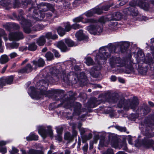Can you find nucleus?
I'll return each mask as SVG.
<instances>
[{
    "label": "nucleus",
    "instance_id": "obj_1",
    "mask_svg": "<svg viewBox=\"0 0 154 154\" xmlns=\"http://www.w3.org/2000/svg\"><path fill=\"white\" fill-rule=\"evenodd\" d=\"M66 63L70 65V67L74 68V71H77L76 72H74L73 71L70 72L68 73H66V71L63 70L60 67L56 68L55 67L51 68L50 69V72L52 75V77L56 79V78L59 79H61L66 82L68 81L72 80L74 79L75 82L80 81L84 82L87 80L86 76L83 72H79V71L80 69L79 66L76 64V61L75 60H69L66 62Z\"/></svg>",
    "mask_w": 154,
    "mask_h": 154
},
{
    "label": "nucleus",
    "instance_id": "obj_2",
    "mask_svg": "<svg viewBox=\"0 0 154 154\" xmlns=\"http://www.w3.org/2000/svg\"><path fill=\"white\" fill-rule=\"evenodd\" d=\"M125 42H120L115 44L110 43L107 45L100 47L99 50H95L93 52V55L95 57V60L99 65L95 67L93 66L89 71V72L93 77L97 78L100 75L99 70L100 69V65L106 63V59L110 56V53L115 52L116 47L123 44Z\"/></svg>",
    "mask_w": 154,
    "mask_h": 154
},
{
    "label": "nucleus",
    "instance_id": "obj_3",
    "mask_svg": "<svg viewBox=\"0 0 154 154\" xmlns=\"http://www.w3.org/2000/svg\"><path fill=\"white\" fill-rule=\"evenodd\" d=\"M48 82L44 80H40L36 84L37 89H39L40 92H36V90L34 87H31L28 89V93L33 99L38 100L42 98L44 96H49L51 94L50 91H46L45 86L48 85Z\"/></svg>",
    "mask_w": 154,
    "mask_h": 154
},
{
    "label": "nucleus",
    "instance_id": "obj_4",
    "mask_svg": "<svg viewBox=\"0 0 154 154\" xmlns=\"http://www.w3.org/2000/svg\"><path fill=\"white\" fill-rule=\"evenodd\" d=\"M137 4H136L135 1H133L130 3L131 6L128 8L124 9L123 11V13L125 15L130 14L131 16H137L138 15V12L137 9L134 7L137 5L144 10L148 11L150 8L149 5L146 2H143L141 0H138Z\"/></svg>",
    "mask_w": 154,
    "mask_h": 154
},
{
    "label": "nucleus",
    "instance_id": "obj_5",
    "mask_svg": "<svg viewBox=\"0 0 154 154\" xmlns=\"http://www.w3.org/2000/svg\"><path fill=\"white\" fill-rule=\"evenodd\" d=\"M138 99L137 97H134L131 100L126 102H124L123 99H122L117 104L119 108L123 107L125 110H128L129 109H132L134 110L137 107L138 105Z\"/></svg>",
    "mask_w": 154,
    "mask_h": 154
},
{
    "label": "nucleus",
    "instance_id": "obj_6",
    "mask_svg": "<svg viewBox=\"0 0 154 154\" xmlns=\"http://www.w3.org/2000/svg\"><path fill=\"white\" fill-rule=\"evenodd\" d=\"M96 20V22L91 23L92 24L86 27V29L91 34L94 35H99L102 32L103 28L97 23V20Z\"/></svg>",
    "mask_w": 154,
    "mask_h": 154
},
{
    "label": "nucleus",
    "instance_id": "obj_7",
    "mask_svg": "<svg viewBox=\"0 0 154 154\" xmlns=\"http://www.w3.org/2000/svg\"><path fill=\"white\" fill-rule=\"evenodd\" d=\"M112 5L109 6L106 5L104 6L102 8H100L98 6H97L86 11L82 15H85L87 17H93L95 14L100 15L103 13V10L105 11H108L109 8Z\"/></svg>",
    "mask_w": 154,
    "mask_h": 154
},
{
    "label": "nucleus",
    "instance_id": "obj_8",
    "mask_svg": "<svg viewBox=\"0 0 154 154\" xmlns=\"http://www.w3.org/2000/svg\"><path fill=\"white\" fill-rule=\"evenodd\" d=\"M152 123L153 124L154 123V114L149 117V120L143 123H142L139 127L141 131L143 132V134L148 137H151L154 136V134H150L151 131H149L148 132V131L146 130L145 132H144V130H146L145 128L147 126L149 125V124Z\"/></svg>",
    "mask_w": 154,
    "mask_h": 154
},
{
    "label": "nucleus",
    "instance_id": "obj_9",
    "mask_svg": "<svg viewBox=\"0 0 154 154\" xmlns=\"http://www.w3.org/2000/svg\"><path fill=\"white\" fill-rule=\"evenodd\" d=\"M38 133L43 138H45L49 135L50 137L53 136V131L50 126L46 127L45 126H39L37 127Z\"/></svg>",
    "mask_w": 154,
    "mask_h": 154
},
{
    "label": "nucleus",
    "instance_id": "obj_10",
    "mask_svg": "<svg viewBox=\"0 0 154 154\" xmlns=\"http://www.w3.org/2000/svg\"><path fill=\"white\" fill-rule=\"evenodd\" d=\"M24 32L26 33H29L32 31H37L41 29V26L39 25H37L32 27L31 23L27 20H25L22 24Z\"/></svg>",
    "mask_w": 154,
    "mask_h": 154
},
{
    "label": "nucleus",
    "instance_id": "obj_11",
    "mask_svg": "<svg viewBox=\"0 0 154 154\" xmlns=\"http://www.w3.org/2000/svg\"><path fill=\"white\" fill-rule=\"evenodd\" d=\"M135 145L137 147L143 145L146 148L152 147L154 149V141L151 139L145 138L141 143L139 142L138 140L136 141ZM154 150V149H153Z\"/></svg>",
    "mask_w": 154,
    "mask_h": 154
},
{
    "label": "nucleus",
    "instance_id": "obj_12",
    "mask_svg": "<svg viewBox=\"0 0 154 154\" xmlns=\"http://www.w3.org/2000/svg\"><path fill=\"white\" fill-rule=\"evenodd\" d=\"M105 133H99L98 135H96L95 136L97 140L99 139V136L102 137L100 139L99 145L98 148L100 149H101L104 147L107 146L109 143V139L107 140L105 139Z\"/></svg>",
    "mask_w": 154,
    "mask_h": 154
},
{
    "label": "nucleus",
    "instance_id": "obj_13",
    "mask_svg": "<svg viewBox=\"0 0 154 154\" xmlns=\"http://www.w3.org/2000/svg\"><path fill=\"white\" fill-rule=\"evenodd\" d=\"M134 63L131 56L127 58L122 61L121 64L123 65L122 66H125L127 70L128 73H129L133 70L132 66Z\"/></svg>",
    "mask_w": 154,
    "mask_h": 154
},
{
    "label": "nucleus",
    "instance_id": "obj_14",
    "mask_svg": "<svg viewBox=\"0 0 154 154\" xmlns=\"http://www.w3.org/2000/svg\"><path fill=\"white\" fill-rule=\"evenodd\" d=\"M82 14L80 16L76 17L73 20V21L75 23H79L82 22L83 23H94L96 22V20L93 18H85L83 20L84 17Z\"/></svg>",
    "mask_w": 154,
    "mask_h": 154
},
{
    "label": "nucleus",
    "instance_id": "obj_15",
    "mask_svg": "<svg viewBox=\"0 0 154 154\" xmlns=\"http://www.w3.org/2000/svg\"><path fill=\"white\" fill-rule=\"evenodd\" d=\"M14 77L11 75L7 77H3L0 79V88L5 86L6 83L11 84L13 80Z\"/></svg>",
    "mask_w": 154,
    "mask_h": 154
},
{
    "label": "nucleus",
    "instance_id": "obj_16",
    "mask_svg": "<svg viewBox=\"0 0 154 154\" xmlns=\"http://www.w3.org/2000/svg\"><path fill=\"white\" fill-rule=\"evenodd\" d=\"M122 61L119 57H112L109 59V63L111 66L112 67L117 66H122L123 65L121 64Z\"/></svg>",
    "mask_w": 154,
    "mask_h": 154
},
{
    "label": "nucleus",
    "instance_id": "obj_17",
    "mask_svg": "<svg viewBox=\"0 0 154 154\" xmlns=\"http://www.w3.org/2000/svg\"><path fill=\"white\" fill-rule=\"evenodd\" d=\"M23 38V36L22 33L20 32L11 33L9 35V39L10 40L18 41Z\"/></svg>",
    "mask_w": 154,
    "mask_h": 154
},
{
    "label": "nucleus",
    "instance_id": "obj_18",
    "mask_svg": "<svg viewBox=\"0 0 154 154\" xmlns=\"http://www.w3.org/2000/svg\"><path fill=\"white\" fill-rule=\"evenodd\" d=\"M111 145L115 148H122L123 150H126L127 149L126 143L125 142L119 143L117 141L113 140L111 142Z\"/></svg>",
    "mask_w": 154,
    "mask_h": 154
},
{
    "label": "nucleus",
    "instance_id": "obj_19",
    "mask_svg": "<svg viewBox=\"0 0 154 154\" xmlns=\"http://www.w3.org/2000/svg\"><path fill=\"white\" fill-rule=\"evenodd\" d=\"M75 36L78 41L86 40L88 38V37L85 35L83 32V30L81 29L76 32L75 34Z\"/></svg>",
    "mask_w": 154,
    "mask_h": 154
},
{
    "label": "nucleus",
    "instance_id": "obj_20",
    "mask_svg": "<svg viewBox=\"0 0 154 154\" xmlns=\"http://www.w3.org/2000/svg\"><path fill=\"white\" fill-rule=\"evenodd\" d=\"M74 113L73 116H79L82 112L81 109V105L79 103L74 102L73 103Z\"/></svg>",
    "mask_w": 154,
    "mask_h": 154
},
{
    "label": "nucleus",
    "instance_id": "obj_21",
    "mask_svg": "<svg viewBox=\"0 0 154 154\" xmlns=\"http://www.w3.org/2000/svg\"><path fill=\"white\" fill-rule=\"evenodd\" d=\"M45 11L44 10L43 11ZM52 15V12H48L45 13L43 11H42L40 13V19L38 18H36L35 20L37 21L42 20L45 17H51Z\"/></svg>",
    "mask_w": 154,
    "mask_h": 154
},
{
    "label": "nucleus",
    "instance_id": "obj_22",
    "mask_svg": "<svg viewBox=\"0 0 154 154\" xmlns=\"http://www.w3.org/2000/svg\"><path fill=\"white\" fill-rule=\"evenodd\" d=\"M110 16L111 21L112 20H118L122 17V15L119 12H117L114 13L112 16Z\"/></svg>",
    "mask_w": 154,
    "mask_h": 154
},
{
    "label": "nucleus",
    "instance_id": "obj_23",
    "mask_svg": "<svg viewBox=\"0 0 154 154\" xmlns=\"http://www.w3.org/2000/svg\"><path fill=\"white\" fill-rule=\"evenodd\" d=\"M45 38H46L48 40H55L58 38V35L54 34H53L52 32H50L46 33L45 35Z\"/></svg>",
    "mask_w": 154,
    "mask_h": 154
},
{
    "label": "nucleus",
    "instance_id": "obj_24",
    "mask_svg": "<svg viewBox=\"0 0 154 154\" xmlns=\"http://www.w3.org/2000/svg\"><path fill=\"white\" fill-rule=\"evenodd\" d=\"M32 69V67L31 65L28 64L24 68L20 70L18 72L21 73H29L31 72Z\"/></svg>",
    "mask_w": 154,
    "mask_h": 154
},
{
    "label": "nucleus",
    "instance_id": "obj_25",
    "mask_svg": "<svg viewBox=\"0 0 154 154\" xmlns=\"http://www.w3.org/2000/svg\"><path fill=\"white\" fill-rule=\"evenodd\" d=\"M137 56L138 57L136 58L137 63L140 62L142 61L144 63H146L144 59V55L142 51H140L138 52Z\"/></svg>",
    "mask_w": 154,
    "mask_h": 154
},
{
    "label": "nucleus",
    "instance_id": "obj_26",
    "mask_svg": "<svg viewBox=\"0 0 154 154\" xmlns=\"http://www.w3.org/2000/svg\"><path fill=\"white\" fill-rule=\"evenodd\" d=\"M57 47L62 51L65 52L67 50V47L63 41H61L58 42Z\"/></svg>",
    "mask_w": 154,
    "mask_h": 154
},
{
    "label": "nucleus",
    "instance_id": "obj_27",
    "mask_svg": "<svg viewBox=\"0 0 154 154\" xmlns=\"http://www.w3.org/2000/svg\"><path fill=\"white\" fill-rule=\"evenodd\" d=\"M32 63L33 65H34L36 67L37 66L42 67L44 66L45 64L44 61L41 58H40L38 60V61L35 60L33 61Z\"/></svg>",
    "mask_w": 154,
    "mask_h": 154
},
{
    "label": "nucleus",
    "instance_id": "obj_28",
    "mask_svg": "<svg viewBox=\"0 0 154 154\" xmlns=\"http://www.w3.org/2000/svg\"><path fill=\"white\" fill-rule=\"evenodd\" d=\"M38 136L33 133H31L28 136L26 137V139L27 141L32 140H38Z\"/></svg>",
    "mask_w": 154,
    "mask_h": 154
},
{
    "label": "nucleus",
    "instance_id": "obj_29",
    "mask_svg": "<svg viewBox=\"0 0 154 154\" xmlns=\"http://www.w3.org/2000/svg\"><path fill=\"white\" fill-rule=\"evenodd\" d=\"M45 42V36H44V35H42L37 39L36 43L38 45L42 46L44 45Z\"/></svg>",
    "mask_w": 154,
    "mask_h": 154
},
{
    "label": "nucleus",
    "instance_id": "obj_30",
    "mask_svg": "<svg viewBox=\"0 0 154 154\" xmlns=\"http://www.w3.org/2000/svg\"><path fill=\"white\" fill-rule=\"evenodd\" d=\"M98 22L100 23H104L106 22L111 21L110 16L109 15L106 17H101L98 19Z\"/></svg>",
    "mask_w": 154,
    "mask_h": 154
},
{
    "label": "nucleus",
    "instance_id": "obj_31",
    "mask_svg": "<svg viewBox=\"0 0 154 154\" xmlns=\"http://www.w3.org/2000/svg\"><path fill=\"white\" fill-rule=\"evenodd\" d=\"M57 32L59 35L61 36L65 35L66 32L64 29L61 26L57 28Z\"/></svg>",
    "mask_w": 154,
    "mask_h": 154
},
{
    "label": "nucleus",
    "instance_id": "obj_32",
    "mask_svg": "<svg viewBox=\"0 0 154 154\" xmlns=\"http://www.w3.org/2000/svg\"><path fill=\"white\" fill-rule=\"evenodd\" d=\"M111 96V93L109 91L105 93L104 94L100 95V96L104 98L105 100L109 101L108 99L110 98Z\"/></svg>",
    "mask_w": 154,
    "mask_h": 154
},
{
    "label": "nucleus",
    "instance_id": "obj_33",
    "mask_svg": "<svg viewBox=\"0 0 154 154\" xmlns=\"http://www.w3.org/2000/svg\"><path fill=\"white\" fill-rule=\"evenodd\" d=\"M8 61V56L6 55H2L0 59V62L2 64H4Z\"/></svg>",
    "mask_w": 154,
    "mask_h": 154
},
{
    "label": "nucleus",
    "instance_id": "obj_34",
    "mask_svg": "<svg viewBox=\"0 0 154 154\" xmlns=\"http://www.w3.org/2000/svg\"><path fill=\"white\" fill-rule=\"evenodd\" d=\"M63 27L66 32L69 31L72 28V25L71 26L69 23L68 22L64 23Z\"/></svg>",
    "mask_w": 154,
    "mask_h": 154
},
{
    "label": "nucleus",
    "instance_id": "obj_35",
    "mask_svg": "<svg viewBox=\"0 0 154 154\" xmlns=\"http://www.w3.org/2000/svg\"><path fill=\"white\" fill-rule=\"evenodd\" d=\"M37 47V46L35 43L33 42L29 44L28 49L30 51H34L36 50Z\"/></svg>",
    "mask_w": 154,
    "mask_h": 154
},
{
    "label": "nucleus",
    "instance_id": "obj_36",
    "mask_svg": "<svg viewBox=\"0 0 154 154\" xmlns=\"http://www.w3.org/2000/svg\"><path fill=\"white\" fill-rule=\"evenodd\" d=\"M65 42L69 47H72L76 45L75 44L74 42L70 39H65Z\"/></svg>",
    "mask_w": 154,
    "mask_h": 154
},
{
    "label": "nucleus",
    "instance_id": "obj_37",
    "mask_svg": "<svg viewBox=\"0 0 154 154\" xmlns=\"http://www.w3.org/2000/svg\"><path fill=\"white\" fill-rule=\"evenodd\" d=\"M85 63L88 66L91 65L93 64L94 61L93 59L90 57H87L85 58Z\"/></svg>",
    "mask_w": 154,
    "mask_h": 154
},
{
    "label": "nucleus",
    "instance_id": "obj_38",
    "mask_svg": "<svg viewBox=\"0 0 154 154\" xmlns=\"http://www.w3.org/2000/svg\"><path fill=\"white\" fill-rule=\"evenodd\" d=\"M28 153L29 154H43L42 152L40 151L33 149H30Z\"/></svg>",
    "mask_w": 154,
    "mask_h": 154
},
{
    "label": "nucleus",
    "instance_id": "obj_39",
    "mask_svg": "<svg viewBox=\"0 0 154 154\" xmlns=\"http://www.w3.org/2000/svg\"><path fill=\"white\" fill-rule=\"evenodd\" d=\"M64 137L66 140H70L72 138V136L71 135L69 132H66L64 134Z\"/></svg>",
    "mask_w": 154,
    "mask_h": 154
},
{
    "label": "nucleus",
    "instance_id": "obj_40",
    "mask_svg": "<svg viewBox=\"0 0 154 154\" xmlns=\"http://www.w3.org/2000/svg\"><path fill=\"white\" fill-rule=\"evenodd\" d=\"M72 28L74 29H77L82 28L83 26L80 24L76 23L72 24Z\"/></svg>",
    "mask_w": 154,
    "mask_h": 154
},
{
    "label": "nucleus",
    "instance_id": "obj_41",
    "mask_svg": "<svg viewBox=\"0 0 154 154\" xmlns=\"http://www.w3.org/2000/svg\"><path fill=\"white\" fill-rule=\"evenodd\" d=\"M45 57L47 58V60H50L53 59V55L51 52H48L46 54Z\"/></svg>",
    "mask_w": 154,
    "mask_h": 154
},
{
    "label": "nucleus",
    "instance_id": "obj_42",
    "mask_svg": "<svg viewBox=\"0 0 154 154\" xmlns=\"http://www.w3.org/2000/svg\"><path fill=\"white\" fill-rule=\"evenodd\" d=\"M9 2L8 0H2L0 2V4L3 6H6L9 5Z\"/></svg>",
    "mask_w": 154,
    "mask_h": 154
},
{
    "label": "nucleus",
    "instance_id": "obj_43",
    "mask_svg": "<svg viewBox=\"0 0 154 154\" xmlns=\"http://www.w3.org/2000/svg\"><path fill=\"white\" fill-rule=\"evenodd\" d=\"M0 35L1 36H3L4 40L5 41L8 40L7 37L5 36V32L2 29H0Z\"/></svg>",
    "mask_w": 154,
    "mask_h": 154
},
{
    "label": "nucleus",
    "instance_id": "obj_44",
    "mask_svg": "<svg viewBox=\"0 0 154 154\" xmlns=\"http://www.w3.org/2000/svg\"><path fill=\"white\" fill-rule=\"evenodd\" d=\"M7 148L6 147L0 146V152H1L2 154H5L7 152Z\"/></svg>",
    "mask_w": 154,
    "mask_h": 154
},
{
    "label": "nucleus",
    "instance_id": "obj_45",
    "mask_svg": "<svg viewBox=\"0 0 154 154\" xmlns=\"http://www.w3.org/2000/svg\"><path fill=\"white\" fill-rule=\"evenodd\" d=\"M19 45V44L17 43H13L10 45L11 48L12 49L17 48Z\"/></svg>",
    "mask_w": 154,
    "mask_h": 154
},
{
    "label": "nucleus",
    "instance_id": "obj_46",
    "mask_svg": "<svg viewBox=\"0 0 154 154\" xmlns=\"http://www.w3.org/2000/svg\"><path fill=\"white\" fill-rule=\"evenodd\" d=\"M119 1H121V2L119 3V5L116 6V8L119 7L120 6H122L123 5L128 2L127 0H119Z\"/></svg>",
    "mask_w": 154,
    "mask_h": 154
},
{
    "label": "nucleus",
    "instance_id": "obj_47",
    "mask_svg": "<svg viewBox=\"0 0 154 154\" xmlns=\"http://www.w3.org/2000/svg\"><path fill=\"white\" fill-rule=\"evenodd\" d=\"M102 101H100V99H99L98 100H95L93 103L94 104L93 106V107H94L97 106L98 105L100 104Z\"/></svg>",
    "mask_w": 154,
    "mask_h": 154
},
{
    "label": "nucleus",
    "instance_id": "obj_48",
    "mask_svg": "<svg viewBox=\"0 0 154 154\" xmlns=\"http://www.w3.org/2000/svg\"><path fill=\"white\" fill-rule=\"evenodd\" d=\"M63 131V128L62 127H60L57 128V134H62Z\"/></svg>",
    "mask_w": 154,
    "mask_h": 154
},
{
    "label": "nucleus",
    "instance_id": "obj_49",
    "mask_svg": "<svg viewBox=\"0 0 154 154\" xmlns=\"http://www.w3.org/2000/svg\"><path fill=\"white\" fill-rule=\"evenodd\" d=\"M52 51L54 53L55 57H60V55L56 50L54 49H53Z\"/></svg>",
    "mask_w": 154,
    "mask_h": 154
},
{
    "label": "nucleus",
    "instance_id": "obj_50",
    "mask_svg": "<svg viewBox=\"0 0 154 154\" xmlns=\"http://www.w3.org/2000/svg\"><path fill=\"white\" fill-rule=\"evenodd\" d=\"M116 128L119 131L121 132H125L126 130V128L125 127L118 126H116Z\"/></svg>",
    "mask_w": 154,
    "mask_h": 154
},
{
    "label": "nucleus",
    "instance_id": "obj_51",
    "mask_svg": "<svg viewBox=\"0 0 154 154\" xmlns=\"http://www.w3.org/2000/svg\"><path fill=\"white\" fill-rule=\"evenodd\" d=\"M103 154H113V152L112 149H107L106 152H104Z\"/></svg>",
    "mask_w": 154,
    "mask_h": 154
},
{
    "label": "nucleus",
    "instance_id": "obj_52",
    "mask_svg": "<svg viewBox=\"0 0 154 154\" xmlns=\"http://www.w3.org/2000/svg\"><path fill=\"white\" fill-rule=\"evenodd\" d=\"M56 139L59 142L61 141L62 140L61 134H57V135L56 136Z\"/></svg>",
    "mask_w": 154,
    "mask_h": 154
},
{
    "label": "nucleus",
    "instance_id": "obj_53",
    "mask_svg": "<svg viewBox=\"0 0 154 154\" xmlns=\"http://www.w3.org/2000/svg\"><path fill=\"white\" fill-rule=\"evenodd\" d=\"M28 49L27 47L26 46H23L20 47L19 48V50L21 51H23L27 50Z\"/></svg>",
    "mask_w": 154,
    "mask_h": 154
},
{
    "label": "nucleus",
    "instance_id": "obj_54",
    "mask_svg": "<svg viewBox=\"0 0 154 154\" xmlns=\"http://www.w3.org/2000/svg\"><path fill=\"white\" fill-rule=\"evenodd\" d=\"M17 56V54L15 52H13L10 54L9 56L11 58H14Z\"/></svg>",
    "mask_w": 154,
    "mask_h": 154
},
{
    "label": "nucleus",
    "instance_id": "obj_55",
    "mask_svg": "<svg viewBox=\"0 0 154 154\" xmlns=\"http://www.w3.org/2000/svg\"><path fill=\"white\" fill-rule=\"evenodd\" d=\"M79 131H80V133L81 134H84L85 132L87 131L86 129H85L83 128H79Z\"/></svg>",
    "mask_w": 154,
    "mask_h": 154
},
{
    "label": "nucleus",
    "instance_id": "obj_56",
    "mask_svg": "<svg viewBox=\"0 0 154 154\" xmlns=\"http://www.w3.org/2000/svg\"><path fill=\"white\" fill-rule=\"evenodd\" d=\"M128 141L130 144H132V137L131 136L128 135L127 138Z\"/></svg>",
    "mask_w": 154,
    "mask_h": 154
},
{
    "label": "nucleus",
    "instance_id": "obj_57",
    "mask_svg": "<svg viewBox=\"0 0 154 154\" xmlns=\"http://www.w3.org/2000/svg\"><path fill=\"white\" fill-rule=\"evenodd\" d=\"M8 142L7 141H0V146H4L6 145Z\"/></svg>",
    "mask_w": 154,
    "mask_h": 154
},
{
    "label": "nucleus",
    "instance_id": "obj_58",
    "mask_svg": "<svg viewBox=\"0 0 154 154\" xmlns=\"http://www.w3.org/2000/svg\"><path fill=\"white\" fill-rule=\"evenodd\" d=\"M80 0H75L74 2H73V5L76 7L78 4L79 3Z\"/></svg>",
    "mask_w": 154,
    "mask_h": 154
},
{
    "label": "nucleus",
    "instance_id": "obj_59",
    "mask_svg": "<svg viewBox=\"0 0 154 154\" xmlns=\"http://www.w3.org/2000/svg\"><path fill=\"white\" fill-rule=\"evenodd\" d=\"M148 18L145 16H142V17L140 18V20H144L145 21H146V20H148Z\"/></svg>",
    "mask_w": 154,
    "mask_h": 154
},
{
    "label": "nucleus",
    "instance_id": "obj_60",
    "mask_svg": "<svg viewBox=\"0 0 154 154\" xmlns=\"http://www.w3.org/2000/svg\"><path fill=\"white\" fill-rule=\"evenodd\" d=\"M35 148L37 149L41 148L42 149L43 146L40 144H36Z\"/></svg>",
    "mask_w": 154,
    "mask_h": 154
},
{
    "label": "nucleus",
    "instance_id": "obj_61",
    "mask_svg": "<svg viewBox=\"0 0 154 154\" xmlns=\"http://www.w3.org/2000/svg\"><path fill=\"white\" fill-rule=\"evenodd\" d=\"M116 79V77L115 76H112L111 78V80L112 81H115Z\"/></svg>",
    "mask_w": 154,
    "mask_h": 154
},
{
    "label": "nucleus",
    "instance_id": "obj_62",
    "mask_svg": "<svg viewBox=\"0 0 154 154\" xmlns=\"http://www.w3.org/2000/svg\"><path fill=\"white\" fill-rule=\"evenodd\" d=\"M72 134L73 136H76L77 135V132L73 129L72 131Z\"/></svg>",
    "mask_w": 154,
    "mask_h": 154
},
{
    "label": "nucleus",
    "instance_id": "obj_63",
    "mask_svg": "<svg viewBox=\"0 0 154 154\" xmlns=\"http://www.w3.org/2000/svg\"><path fill=\"white\" fill-rule=\"evenodd\" d=\"M7 67V66H6L3 68L2 69V73H4L5 70L6 69Z\"/></svg>",
    "mask_w": 154,
    "mask_h": 154
},
{
    "label": "nucleus",
    "instance_id": "obj_64",
    "mask_svg": "<svg viewBox=\"0 0 154 154\" xmlns=\"http://www.w3.org/2000/svg\"><path fill=\"white\" fill-rule=\"evenodd\" d=\"M148 103H149V105L151 107H153L154 106V104L153 102H151V101H149L148 102Z\"/></svg>",
    "mask_w": 154,
    "mask_h": 154
}]
</instances>
